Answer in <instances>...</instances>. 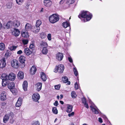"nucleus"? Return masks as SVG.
<instances>
[{"label": "nucleus", "instance_id": "nucleus-51", "mask_svg": "<svg viewBox=\"0 0 125 125\" xmlns=\"http://www.w3.org/2000/svg\"><path fill=\"white\" fill-rule=\"evenodd\" d=\"M59 104L58 101H56L55 102L53 103V105L55 106H57Z\"/></svg>", "mask_w": 125, "mask_h": 125}, {"label": "nucleus", "instance_id": "nucleus-41", "mask_svg": "<svg viewBox=\"0 0 125 125\" xmlns=\"http://www.w3.org/2000/svg\"><path fill=\"white\" fill-rule=\"evenodd\" d=\"M16 3L19 5H21L23 2L24 0H16Z\"/></svg>", "mask_w": 125, "mask_h": 125}, {"label": "nucleus", "instance_id": "nucleus-4", "mask_svg": "<svg viewBox=\"0 0 125 125\" xmlns=\"http://www.w3.org/2000/svg\"><path fill=\"white\" fill-rule=\"evenodd\" d=\"M5 75L6 76V77L8 80L11 81H14L15 79L16 75L14 73H11L8 75H7L5 73Z\"/></svg>", "mask_w": 125, "mask_h": 125}, {"label": "nucleus", "instance_id": "nucleus-55", "mask_svg": "<svg viewBox=\"0 0 125 125\" xmlns=\"http://www.w3.org/2000/svg\"><path fill=\"white\" fill-rule=\"evenodd\" d=\"M68 60L70 62H73L72 59L71 57H69L68 58Z\"/></svg>", "mask_w": 125, "mask_h": 125}, {"label": "nucleus", "instance_id": "nucleus-26", "mask_svg": "<svg viewBox=\"0 0 125 125\" xmlns=\"http://www.w3.org/2000/svg\"><path fill=\"white\" fill-rule=\"evenodd\" d=\"M82 102L83 103L85 107L87 108H88L89 106L87 103H86V99L84 97L82 99Z\"/></svg>", "mask_w": 125, "mask_h": 125}, {"label": "nucleus", "instance_id": "nucleus-24", "mask_svg": "<svg viewBox=\"0 0 125 125\" xmlns=\"http://www.w3.org/2000/svg\"><path fill=\"white\" fill-rule=\"evenodd\" d=\"M21 35L22 36L24 37L27 38L29 36L28 32L26 31H22Z\"/></svg>", "mask_w": 125, "mask_h": 125}, {"label": "nucleus", "instance_id": "nucleus-6", "mask_svg": "<svg viewBox=\"0 0 125 125\" xmlns=\"http://www.w3.org/2000/svg\"><path fill=\"white\" fill-rule=\"evenodd\" d=\"M43 3L44 6L48 8L52 5V2L51 0H44Z\"/></svg>", "mask_w": 125, "mask_h": 125}, {"label": "nucleus", "instance_id": "nucleus-57", "mask_svg": "<svg viewBox=\"0 0 125 125\" xmlns=\"http://www.w3.org/2000/svg\"><path fill=\"white\" fill-rule=\"evenodd\" d=\"M30 5V4H27V5H26V8L27 9H28L29 8V6Z\"/></svg>", "mask_w": 125, "mask_h": 125}, {"label": "nucleus", "instance_id": "nucleus-49", "mask_svg": "<svg viewBox=\"0 0 125 125\" xmlns=\"http://www.w3.org/2000/svg\"><path fill=\"white\" fill-rule=\"evenodd\" d=\"M47 38L50 41L51 40V34H48Z\"/></svg>", "mask_w": 125, "mask_h": 125}, {"label": "nucleus", "instance_id": "nucleus-60", "mask_svg": "<svg viewBox=\"0 0 125 125\" xmlns=\"http://www.w3.org/2000/svg\"><path fill=\"white\" fill-rule=\"evenodd\" d=\"M63 97V95L62 94L60 95V98H62Z\"/></svg>", "mask_w": 125, "mask_h": 125}, {"label": "nucleus", "instance_id": "nucleus-17", "mask_svg": "<svg viewBox=\"0 0 125 125\" xmlns=\"http://www.w3.org/2000/svg\"><path fill=\"white\" fill-rule=\"evenodd\" d=\"M13 22L11 21L8 22L5 25L4 28L5 29H9L11 27Z\"/></svg>", "mask_w": 125, "mask_h": 125}, {"label": "nucleus", "instance_id": "nucleus-27", "mask_svg": "<svg viewBox=\"0 0 125 125\" xmlns=\"http://www.w3.org/2000/svg\"><path fill=\"white\" fill-rule=\"evenodd\" d=\"M31 28V25L29 23H27L25 25V29L27 31L30 30Z\"/></svg>", "mask_w": 125, "mask_h": 125}, {"label": "nucleus", "instance_id": "nucleus-15", "mask_svg": "<svg viewBox=\"0 0 125 125\" xmlns=\"http://www.w3.org/2000/svg\"><path fill=\"white\" fill-rule=\"evenodd\" d=\"M36 71L37 69L35 66L34 65L33 66L30 70L31 73V74H35Z\"/></svg>", "mask_w": 125, "mask_h": 125}, {"label": "nucleus", "instance_id": "nucleus-35", "mask_svg": "<svg viewBox=\"0 0 125 125\" xmlns=\"http://www.w3.org/2000/svg\"><path fill=\"white\" fill-rule=\"evenodd\" d=\"M52 111L53 113L55 114H57L58 113V111L56 107H53Z\"/></svg>", "mask_w": 125, "mask_h": 125}, {"label": "nucleus", "instance_id": "nucleus-38", "mask_svg": "<svg viewBox=\"0 0 125 125\" xmlns=\"http://www.w3.org/2000/svg\"><path fill=\"white\" fill-rule=\"evenodd\" d=\"M40 36L42 39H44L46 37V35L45 33L42 32L41 33Z\"/></svg>", "mask_w": 125, "mask_h": 125}, {"label": "nucleus", "instance_id": "nucleus-8", "mask_svg": "<svg viewBox=\"0 0 125 125\" xmlns=\"http://www.w3.org/2000/svg\"><path fill=\"white\" fill-rule=\"evenodd\" d=\"M18 61L15 59L12 60L11 62V66L14 68H17L18 67Z\"/></svg>", "mask_w": 125, "mask_h": 125}, {"label": "nucleus", "instance_id": "nucleus-25", "mask_svg": "<svg viewBox=\"0 0 125 125\" xmlns=\"http://www.w3.org/2000/svg\"><path fill=\"white\" fill-rule=\"evenodd\" d=\"M23 73L21 71L19 72L18 74V78L20 79H22L23 78L24 75Z\"/></svg>", "mask_w": 125, "mask_h": 125}, {"label": "nucleus", "instance_id": "nucleus-52", "mask_svg": "<svg viewBox=\"0 0 125 125\" xmlns=\"http://www.w3.org/2000/svg\"><path fill=\"white\" fill-rule=\"evenodd\" d=\"M74 112H72L70 114H68V116L69 117H71L73 116L74 115Z\"/></svg>", "mask_w": 125, "mask_h": 125}, {"label": "nucleus", "instance_id": "nucleus-30", "mask_svg": "<svg viewBox=\"0 0 125 125\" xmlns=\"http://www.w3.org/2000/svg\"><path fill=\"white\" fill-rule=\"evenodd\" d=\"M42 23V22L41 20H37L36 21L35 25L37 27H40Z\"/></svg>", "mask_w": 125, "mask_h": 125}, {"label": "nucleus", "instance_id": "nucleus-61", "mask_svg": "<svg viewBox=\"0 0 125 125\" xmlns=\"http://www.w3.org/2000/svg\"><path fill=\"white\" fill-rule=\"evenodd\" d=\"M58 120V119L57 118H56L55 120V121H54V122H55L57 120Z\"/></svg>", "mask_w": 125, "mask_h": 125}, {"label": "nucleus", "instance_id": "nucleus-33", "mask_svg": "<svg viewBox=\"0 0 125 125\" xmlns=\"http://www.w3.org/2000/svg\"><path fill=\"white\" fill-rule=\"evenodd\" d=\"M11 55V53L10 51H8L5 54V57L7 58L10 57Z\"/></svg>", "mask_w": 125, "mask_h": 125}, {"label": "nucleus", "instance_id": "nucleus-42", "mask_svg": "<svg viewBox=\"0 0 125 125\" xmlns=\"http://www.w3.org/2000/svg\"><path fill=\"white\" fill-rule=\"evenodd\" d=\"M73 71L74 73L75 76H76L78 75V72L76 68H73Z\"/></svg>", "mask_w": 125, "mask_h": 125}, {"label": "nucleus", "instance_id": "nucleus-53", "mask_svg": "<svg viewBox=\"0 0 125 125\" xmlns=\"http://www.w3.org/2000/svg\"><path fill=\"white\" fill-rule=\"evenodd\" d=\"M65 0H61L59 2V4H62L64 2Z\"/></svg>", "mask_w": 125, "mask_h": 125}, {"label": "nucleus", "instance_id": "nucleus-3", "mask_svg": "<svg viewBox=\"0 0 125 125\" xmlns=\"http://www.w3.org/2000/svg\"><path fill=\"white\" fill-rule=\"evenodd\" d=\"M64 66L62 64H60L58 66H56L54 70V72L56 73L58 72L60 73H62L64 70Z\"/></svg>", "mask_w": 125, "mask_h": 125}, {"label": "nucleus", "instance_id": "nucleus-36", "mask_svg": "<svg viewBox=\"0 0 125 125\" xmlns=\"http://www.w3.org/2000/svg\"><path fill=\"white\" fill-rule=\"evenodd\" d=\"M5 46L4 44L2 43H0V50H3L5 49Z\"/></svg>", "mask_w": 125, "mask_h": 125}, {"label": "nucleus", "instance_id": "nucleus-14", "mask_svg": "<svg viewBox=\"0 0 125 125\" xmlns=\"http://www.w3.org/2000/svg\"><path fill=\"white\" fill-rule=\"evenodd\" d=\"M7 98L6 93L3 92L1 94V99L2 101H4Z\"/></svg>", "mask_w": 125, "mask_h": 125}, {"label": "nucleus", "instance_id": "nucleus-45", "mask_svg": "<svg viewBox=\"0 0 125 125\" xmlns=\"http://www.w3.org/2000/svg\"><path fill=\"white\" fill-rule=\"evenodd\" d=\"M40 123L38 121H35L32 124V125H40Z\"/></svg>", "mask_w": 125, "mask_h": 125}, {"label": "nucleus", "instance_id": "nucleus-32", "mask_svg": "<svg viewBox=\"0 0 125 125\" xmlns=\"http://www.w3.org/2000/svg\"><path fill=\"white\" fill-rule=\"evenodd\" d=\"M48 50L46 47H43L42 51V53L44 54H46L47 53Z\"/></svg>", "mask_w": 125, "mask_h": 125}, {"label": "nucleus", "instance_id": "nucleus-20", "mask_svg": "<svg viewBox=\"0 0 125 125\" xmlns=\"http://www.w3.org/2000/svg\"><path fill=\"white\" fill-rule=\"evenodd\" d=\"M23 88L24 91H26L27 90L28 87V83L26 81H24L23 83Z\"/></svg>", "mask_w": 125, "mask_h": 125}, {"label": "nucleus", "instance_id": "nucleus-10", "mask_svg": "<svg viewBox=\"0 0 125 125\" xmlns=\"http://www.w3.org/2000/svg\"><path fill=\"white\" fill-rule=\"evenodd\" d=\"M12 34L14 36L17 37L19 36L20 33V31L18 29L14 28L13 31L11 32Z\"/></svg>", "mask_w": 125, "mask_h": 125}, {"label": "nucleus", "instance_id": "nucleus-44", "mask_svg": "<svg viewBox=\"0 0 125 125\" xmlns=\"http://www.w3.org/2000/svg\"><path fill=\"white\" fill-rule=\"evenodd\" d=\"M74 2V0H67V3H69V4H72Z\"/></svg>", "mask_w": 125, "mask_h": 125}, {"label": "nucleus", "instance_id": "nucleus-31", "mask_svg": "<svg viewBox=\"0 0 125 125\" xmlns=\"http://www.w3.org/2000/svg\"><path fill=\"white\" fill-rule=\"evenodd\" d=\"M90 107L92 110L94 114H98L99 113L98 111L94 107H92L91 106H90Z\"/></svg>", "mask_w": 125, "mask_h": 125}, {"label": "nucleus", "instance_id": "nucleus-21", "mask_svg": "<svg viewBox=\"0 0 125 125\" xmlns=\"http://www.w3.org/2000/svg\"><path fill=\"white\" fill-rule=\"evenodd\" d=\"M20 62L22 63H24L26 60V58L23 56H21L19 58Z\"/></svg>", "mask_w": 125, "mask_h": 125}, {"label": "nucleus", "instance_id": "nucleus-63", "mask_svg": "<svg viewBox=\"0 0 125 125\" xmlns=\"http://www.w3.org/2000/svg\"><path fill=\"white\" fill-rule=\"evenodd\" d=\"M43 8H42L41 9V10L40 11V12H42L43 11Z\"/></svg>", "mask_w": 125, "mask_h": 125}, {"label": "nucleus", "instance_id": "nucleus-50", "mask_svg": "<svg viewBox=\"0 0 125 125\" xmlns=\"http://www.w3.org/2000/svg\"><path fill=\"white\" fill-rule=\"evenodd\" d=\"M31 49H32L34 48V45L33 44H31L29 47Z\"/></svg>", "mask_w": 125, "mask_h": 125}, {"label": "nucleus", "instance_id": "nucleus-2", "mask_svg": "<svg viewBox=\"0 0 125 125\" xmlns=\"http://www.w3.org/2000/svg\"><path fill=\"white\" fill-rule=\"evenodd\" d=\"M59 16L56 14H53L50 16L49 18L50 22L52 23H54L59 20Z\"/></svg>", "mask_w": 125, "mask_h": 125}, {"label": "nucleus", "instance_id": "nucleus-62", "mask_svg": "<svg viewBox=\"0 0 125 125\" xmlns=\"http://www.w3.org/2000/svg\"><path fill=\"white\" fill-rule=\"evenodd\" d=\"M57 99H59L60 98V96L59 95H58L57 96Z\"/></svg>", "mask_w": 125, "mask_h": 125}, {"label": "nucleus", "instance_id": "nucleus-1", "mask_svg": "<svg viewBox=\"0 0 125 125\" xmlns=\"http://www.w3.org/2000/svg\"><path fill=\"white\" fill-rule=\"evenodd\" d=\"M92 15L88 11H82L81 14L78 16L79 18H86V21H84V22L90 20L91 19Z\"/></svg>", "mask_w": 125, "mask_h": 125}, {"label": "nucleus", "instance_id": "nucleus-28", "mask_svg": "<svg viewBox=\"0 0 125 125\" xmlns=\"http://www.w3.org/2000/svg\"><path fill=\"white\" fill-rule=\"evenodd\" d=\"M34 32L35 33H38L40 31V27H37L35 26V27H34Z\"/></svg>", "mask_w": 125, "mask_h": 125}, {"label": "nucleus", "instance_id": "nucleus-9", "mask_svg": "<svg viewBox=\"0 0 125 125\" xmlns=\"http://www.w3.org/2000/svg\"><path fill=\"white\" fill-rule=\"evenodd\" d=\"M32 98L33 101L37 102L40 98V96L39 94L36 93L34 94L32 96Z\"/></svg>", "mask_w": 125, "mask_h": 125}, {"label": "nucleus", "instance_id": "nucleus-37", "mask_svg": "<svg viewBox=\"0 0 125 125\" xmlns=\"http://www.w3.org/2000/svg\"><path fill=\"white\" fill-rule=\"evenodd\" d=\"M9 117V118H12L14 116L13 113L11 112H10L9 113L7 114Z\"/></svg>", "mask_w": 125, "mask_h": 125}, {"label": "nucleus", "instance_id": "nucleus-29", "mask_svg": "<svg viewBox=\"0 0 125 125\" xmlns=\"http://www.w3.org/2000/svg\"><path fill=\"white\" fill-rule=\"evenodd\" d=\"M9 117L7 114H6L3 117V121L4 123H6L9 119Z\"/></svg>", "mask_w": 125, "mask_h": 125}, {"label": "nucleus", "instance_id": "nucleus-47", "mask_svg": "<svg viewBox=\"0 0 125 125\" xmlns=\"http://www.w3.org/2000/svg\"><path fill=\"white\" fill-rule=\"evenodd\" d=\"M74 87L75 89L77 90L78 89L79 86L77 84V83L76 82L74 84Z\"/></svg>", "mask_w": 125, "mask_h": 125}, {"label": "nucleus", "instance_id": "nucleus-56", "mask_svg": "<svg viewBox=\"0 0 125 125\" xmlns=\"http://www.w3.org/2000/svg\"><path fill=\"white\" fill-rule=\"evenodd\" d=\"M99 121L101 123H102L103 122L101 118H98Z\"/></svg>", "mask_w": 125, "mask_h": 125}, {"label": "nucleus", "instance_id": "nucleus-58", "mask_svg": "<svg viewBox=\"0 0 125 125\" xmlns=\"http://www.w3.org/2000/svg\"><path fill=\"white\" fill-rule=\"evenodd\" d=\"M60 102L62 104H64L63 102L62 101H60Z\"/></svg>", "mask_w": 125, "mask_h": 125}, {"label": "nucleus", "instance_id": "nucleus-48", "mask_svg": "<svg viewBox=\"0 0 125 125\" xmlns=\"http://www.w3.org/2000/svg\"><path fill=\"white\" fill-rule=\"evenodd\" d=\"M60 87V85H57L54 86L55 89L56 90L59 89Z\"/></svg>", "mask_w": 125, "mask_h": 125}, {"label": "nucleus", "instance_id": "nucleus-46", "mask_svg": "<svg viewBox=\"0 0 125 125\" xmlns=\"http://www.w3.org/2000/svg\"><path fill=\"white\" fill-rule=\"evenodd\" d=\"M23 43L24 44H27L28 42V40L27 39L23 40L22 41Z\"/></svg>", "mask_w": 125, "mask_h": 125}, {"label": "nucleus", "instance_id": "nucleus-12", "mask_svg": "<svg viewBox=\"0 0 125 125\" xmlns=\"http://www.w3.org/2000/svg\"><path fill=\"white\" fill-rule=\"evenodd\" d=\"M13 23V25L15 28H18L20 26L21 22L20 21L16 20L14 21Z\"/></svg>", "mask_w": 125, "mask_h": 125}, {"label": "nucleus", "instance_id": "nucleus-22", "mask_svg": "<svg viewBox=\"0 0 125 125\" xmlns=\"http://www.w3.org/2000/svg\"><path fill=\"white\" fill-rule=\"evenodd\" d=\"M36 89L38 91L41 90L42 87V83H38L36 85Z\"/></svg>", "mask_w": 125, "mask_h": 125}, {"label": "nucleus", "instance_id": "nucleus-59", "mask_svg": "<svg viewBox=\"0 0 125 125\" xmlns=\"http://www.w3.org/2000/svg\"><path fill=\"white\" fill-rule=\"evenodd\" d=\"M2 27V25L1 24V23H0V30L1 29Z\"/></svg>", "mask_w": 125, "mask_h": 125}, {"label": "nucleus", "instance_id": "nucleus-40", "mask_svg": "<svg viewBox=\"0 0 125 125\" xmlns=\"http://www.w3.org/2000/svg\"><path fill=\"white\" fill-rule=\"evenodd\" d=\"M9 48L11 51L14 50L16 48V47L13 45L10 46Z\"/></svg>", "mask_w": 125, "mask_h": 125}, {"label": "nucleus", "instance_id": "nucleus-7", "mask_svg": "<svg viewBox=\"0 0 125 125\" xmlns=\"http://www.w3.org/2000/svg\"><path fill=\"white\" fill-rule=\"evenodd\" d=\"M14 84L13 82H11L9 83L8 85V88L10 90V91L12 92L13 94H15L16 93L14 92L13 89L14 87Z\"/></svg>", "mask_w": 125, "mask_h": 125}, {"label": "nucleus", "instance_id": "nucleus-19", "mask_svg": "<svg viewBox=\"0 0 125 125\" xmlns=\"http://www.w3.org/2000/svg\"><path fill=\"white\" fill-rule=\"evenodd\" d=\"M62 79L64 83H67V84L69 85L70 84V81H68V79L67 77L66 76L63 77L62 78Z\"/></svg>", "mask_w": 125, "mask_h": 125}, {"label": "nucleus", "instance_id": "nucleus-23", "mask_svg": "<svg viewBox=\"0 0 125 125\" xmlns=\"http://www.w3.org/2000/svg\"><path fill=\"white\" fill-rule=\"evenodd\" d=\"M67 109L66 110V111L68 113H70L72 112V110L73 106L71 105H70L69 104H67Z\"/></svg>", "mask_w": 125, "mask_h": 125}, {"label": "nucleus", "instance_id": "nucleus-39", "mask_svg": "<svg viewBox=\"0 0 125 125\" xmlns=\"http://www.w3.org/2000/svg\"><path fill=\"white\" fill-rule=\"evenodd\" d=\"M71 96L73 98H75L77 96L75 92L74 91H72L71 93Z\"/></svg>", "mask_w": 125, "mask_h": 125}, {"label": "nucleus", "instance_id": "nucleus-43", "mask_svg": "<svg viewBox=\"0 0 125 125\" xmlns=\"http://www.w3.org/2000/svg\"><path fill=\"white\" fill-rule=\"evenodd\" d=\"M40 45L42 46H47V44L46 42H42L41 43Z\"/></svg>", "mask_w": 125, "mask_h": 125}, {"label": "nucleus", "instance_id": "nucleus-34", "mask_svg": "<svg viewBox=\"0 0 125 125\" xmlns=\"http://www.w3.org/2000/svg\"><path fill=\"white\" fill-rule=\"evenodd\" d=\"M62 25L63 27L65 28H66L69 26V23L67 22H63Z\"/></svg>", "mask_w": 125, "mask_h": 125}, {"label": "nucleus", "instance_id": "nucleus-64", "mask_svg": "<svg viewBox=\"0 0 125 125\" xmlns=\"http://www.w3.org/2000/svg\"><path fill=\"white\" fill-rule=\"evenodd\" d=\"M83 125H88L87 124H84Z\"/></svg>", "mask_w": 125, "mask_h": 125}, {"label": "nucleus", "instance_id": "nucleus-18", "mask_svg": "<svg viewBox=\"0 0 125 125\" xmlns=\"http://www.w3.org/2000/svg\"><path fill=\"white\" fill-rule=\"evenodd\" d=\"M41 77L42 79L44 81H45L47 79V77L45 74L43 72H41Z\"/></svg>", "mask_w": 125, "mask_h": 125}, {"label": "nucleus", "instance_id": "nucleus-16", "mask_svg": "<svg viewBox=\"0 0 125 125\" xmlns=\"http://www.w3.org/2000/svg\"><path fill=\"white\" fill-rule=\"evenodd\" d=\"M24 52L27 55L29 56L31 53V51L28 48L25 49L24 51Z\"/></svg>", "mask_w": 125, "mask_h": 125}, {"label": "nucleus", "instance_id": "nucleus-5", "mask_svg": "<svg viewBox=\"0 0 125 125\" xmlns=\"http://www.w3.org/2000/svg\"><path fill=\"white\" fill-rule=\"evenodd\" d=\"M5 73H3L1 75L2 78V84L3 86H5L6 85L9 83V80L6 77Z\"/></svg>", "mask_w": 125, "mask_h": 125}, {"label": "nucleus", "instance_id": "nucleus-54", "mask_svg": "<svg viewBox=\"0 0 125 125\" xmlns=\"http://www.w3.org/2000/svg\"><path fill=\"white\" fill-rule=\"evenodd\" d=\"M22 53V51L21 50H20L17 52V53L18 54H20Z\"/></svg>", "mask_w": 125, "mask_h": 125}, {"label": "nucleus", "instance_id": "nucleus-13", "mask_svg": "<svg viewBox=\"0 0 125 125\" xmlns=\"http://www.w3.org/2000/svg\"><path fill=\"white\" fill-rule=\"evenodd\" d=\"M22 100L21 98L20 97L18 99L15 104L16 107H18L20 106L22 104Z\"/></svg>", "mask_w": 125, "mask_h": 125}, {"label": "nucleus", "instance_id": "nucleus-11", "mask_svg": "<svg viewBox=\"0 0 125 125\" xmlns=\"http://www.w3.org/2000/svg\"><path fill=\"white\" fill-rule=\"evenodd\" d=\"M63 57V55L62 53L59 52L56 55V58L59 61H61Z\"/></svg>", "mask_w": 125, "mask_h": 125}]
</instances>
